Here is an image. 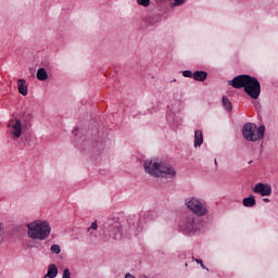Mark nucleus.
I'll return each mask as SVG.
<instances>
[{
  "instance_id": "f257e3e1",
  "label": "nucleus",
  "mask_w": 278,
  "mask_h": 278,
  "mask_svg": "<svg viewBox=\"0 0 278 278\" xmlns=\"http://www.w3.org/2000/svg\"><path fill=\"white\" fill-rule=\"evenodd\" d=\"M229 86H231L236 90L243 88V92H245L247 96H249L253 100L258 99L262 92L260 81L251 75H238L232 78L231 83H229Z\"/></svg>"
},
{
  "instance_id": "f03ea898",
  "label": "nucleus",
  "mask_w": 278,
  "mask_h": 278,
  "mask_svg": "<svg viewBox=\"0 0 278 278\" xmlns=\"http://www.w3.org/2000/svg\"><path fill=\"white\" fill-rule=\"evenodd\" d=\"M144 170L155 178L174 179L176 177V169L170 164L159 163L153 159L144 162Z\"/></svg>"
},
{
  "instance_id": "7ed1b4c3",
  "label": "nucleus",
  "mask_w": 278,
  "mask_h": 278,
  "mask_svg": "<svg viewBox=\"0 0 278 278\" xmlns=\"http://www.w3.org/2000/svg\"><path fill=\"white\" fill-rule=\"evenodd\" d=\"M51 233L49 222L37 220L27 224V236L33 240H46Z\"/></svg>"
},
{
  "instance_id": "20e7f679",
  "label": "nucleus",
  "mask_w": 278,
  "mask_h": 278,
  "mask_svg": "<svg viewBox=\"0 0 278 278\" xmlns=\"http://www.w3.org/2000/svg\"><path fill=\"white\" fill-rule=\"evenodd\" d=\"M242 136L250 142L262 140L265 136V126L257 127L254 123H247L242 127Z\"/></svg>"
},
{
  "instance_id": "39448f33",
  "label": "nucleus",
  "mask_w": 278,
  "mask_h": 278,
  "mask_svg": "<svg viewBox=\"0 0 278 278\" xmlns=\"http://www.w3.org/2000/svg\"><path fill=\"white\" fill-rule=\"evenodd\" d=\"M200 218L195 214H190L189 216H186V218L182 219V223H180V230L189 235L195 233V231L200 230Z\"/></svg>"
},
{
  "instance_id": "423d86ee",
  "label": "nucleus",
  "mask_w": 278,
  "mask_h": 278,
  "mask_svg": "<svg viewBox=\"0 0 278 278\" xmlns=\"http://www.w3.org/2000/svg\"><path fill=\"white\" fill-rule=\"evenodd\" d=\"M187 207L193 212L192 215L204 216L207 213L206 205L195 198L186 201Z\"/></svg>"
},
{
  "instance_id": "0eeeda50",
  "label": "nucleus",
  "mask_w": 278,
  "mask_h": 278,
  "mask_svg": "<svg viewBox=\"0 0 278 278\" xmlns=\"http://www.w3.org/2000/svg\"><path fill=\"white\" fill-rule=\"evenodd\" d=\"M7 128H9L10 135H12L13 138L18 139L22 137L23 130H25V125L21 124L16 118H12L9 121V124H7Z\"/></svg>"
},
{
  "instance_id": "6e6552de",
  "label": "nucleus",
  "mask_w": 278,
  "mask_h": 278,
  "mask_svg": "<svg viewBox=\"0 0 278 278\" xmlns=\"http://www.w3.org/2000/svg\"><path fill=\"white\" fill-rule=\"evenodd\" d=\"M105 230L109 231L110 237H112L114 240H119L121 235V224L118 222L110 220L105 224Z\"/></svg>"
},
{
  "instance_id": "1a4fd4ad",
  "label": "nucleus",
  "mask_w": 278,
  "mask_h": 278,
  "mask_svg": "<svg viewBox=\"0 0 278 278\" xmlns=\"http://www.w3.org/2000/svg\"><path fill=\"white\" fill-rule=\"evenodd\" d=\"M253 192L261 197H269L273 193V188L269 184L257 182L255 188H253Z\"/></svg>"
},
{
  "instance_id": "9d476101",
  "label": "nucleus",
  "mask_w": 278,
  "mask_h": 278,
  "mask_svg": "<svg viewBox=\"0 0 278 278\" xmlns=\"http://www.w3.org/2000/svg\"><path fill=\"white\" fill-rule=\"evenodd\" d=\"M20 122V124L24 125V130H29L31 128L33 114L29 112H23L20 114L18 118H13Z\"/></svg>"
},
{
  "instance_id": "9b49d317",
  "label": "nucleus",
  "mask_w": 278,
  "mask_h": 278,
  "mask_svg": "<svg viewBox=\"0 0 278 278\" xmlns=\"http://www.w3.org/2000/svg\"><path fill=\"white\" fill-rule=\"evenodd\" d=\"M17 86L20 94H22L23 97L28 96V86L26 85L25 79H18Z\"/></svg>"
},
{
  "instance_id": "f8f14e48",
  "label": "nucleus",
  "mask_w": 278,
  "mask_h": 278,
  "mask_svg": "<svg viewBox=\"0 0 278 278\" xmlns=\"http://www.w3.org/2000/svg\"><path fill=\"white\" fill-rule=\"evenodd\" d=\"M192 77L193 79H195V81L203 83L204 80H206L207 73L204 71H197L195 73H193Z\"/></svg>"
},
{
  "instance_id": "ddd939ff",
  "label": "nucleus",
  "mask_w": 278,
  "mask_h": 278,
  "mask_svg": "<svg viewBox=\"0 0 278 278\" xmlns=\"http://www.w3.org/2000/svg\"><path fill=\"white\" fill-rule=\"evenodd\" d=\"M58 277V267L56 265H50L48 266L47 275H45V278H56Z\"/></svg>"
},
{
  "instance_id": "4468645a",
  "label": "nucleus",
  "mask_w": 278,
  "mask_h": 278,
  "mask_svg": "<svg viewBox=\"0 0 278 278\" xmlns=\"http://www.w3.org/2000/svg\"><path fill=\"white\" fill-rule=\"evenodd\" d=\"M37 79H39L40 81H46L47 79H49V74L47 73L46 68L40 67L37 71Z\"/></svg>"
},
{
  "instance_id": "2eb2a0df",
  "label": "nucleus",
  "mask_w": 278,
  "mask_h": 278,
  "mask_svg": "<svg viewBox=\"0 0 278 278\" xmlns=\"http://www.w3.org/2000/svg\"><path fill=\"white\" fill-rule=\"evenodd\" d=\"M243 207H254L256 204L255 198L253 195H250L249 198H245L242 200Z\"/></svg>"
},
{
  "instance_id": "dca6fc26",
  "label": "nucleus",
  "mask_w": 278,
  "mask_h": 278,
  "mask_svg": "<svg viewBox=\"0 0 278 278\" xmlns=\"http://www.w3.org/2000/svg\"><path fill=\"white\" fill-rule=\"evenodd\" d=\"M201 144H203V132L201 130H195L194 147L199 148Z\"/></svg>"
},
{
  "instance_id": "f3484780",
  "label": "nucleus",
  "mask_w": 278,
  "mask_h": 278,
  "mask_svg": "<svg viewBox=\"0 0 278 278\" xmlns=\"http://www.w3.org/2000/svg\"><path fill=\"white\" fill-rule=\"evenodd\" d=\"M222 103H223L224 109L226 111H231L233 109V106L231 105L230 100L228 98H226V97L222 98Z\"/></svg>"
},
{
  "instance_id": "a211bd4d",
  "label": "nucleus",
  "mask_w": 278,
  "mask_h": 278,
  "mask_svg": "<svg viewBox=\"0 0 278 278\" xmlns=\"http://www.w3.org/2000/svg\"><path fill=\"white\" fill-rule=\"evenodd\" d=\"M50 250H51V252H53L56 255H60V253H61V248L58 244L51 245Z\"/></svg>"
},
{
  "instance_id": "6ab92c4d",
  "label": "nucleus",
  "mask_w": 278,
  "mask_h": 278,
  "mask_svg": "<svg viewBox=\"0 0 278 278\" xmlns=\"http://www.w3.org/2000/svg\"><path fill=\"white\" fill-rule=\"evenodd\" d=\"M138 5L150 7V0H137Z\"/></svg>"
},
{
  "instance_id": "aec40b11",
  "label": "nucleus",
  "mask_w": 278,
  "mask_h": 278,
  "mask_svg": "<svg viewBox=\"0 0 278 278\" xmlns=\"http://www.w3.org/2000/svg\"><path fill=\"white\" fill-rule=\"evenodd\" d=\"M182 76L187 77V78H192L193 77V73L191 71H184L182 72Z\"/></svg>"
},
{
  "instance_id": "412c9836",
  "label": "nucleus",
  "mask_w": 278,
  "mask_h": 278,
  "mask_svg": "<svg viewBox=\"0 0 278 278\" xmlns=\"http://www.w3.org/2000/svg\"><path fill=\"white\" fill-rule=\"evenodd\" d=\"M91 230H93V231L98 230V223L97 222H93L91 224V227L88 228V231H91Z\"/></svg>"
},
{
  "instance_id": "4be33fe9",
  "label": "nucleus",
  "mask_w": 278,
  "mask_h": 278,
  "mask_svg": "<svg viewBox=\"0 0 278 278\" xmlns=\"http://www.w3.org/2000/svg\"><path fill=\"white\" fill-rule=\"evenodd\" d=\"M62 278H71V271L68 269H64L62 273Z\"/></svg>"
},
{
  "instance_id": "5701e85b",
  "label": "nucleus",
  "mask_w": 278,
  "mask_h": 278,
  "mask_svg": "<svg viewBox=\"0 0 278 278\" xmlns=\"http://www.w3.org/2000/svg\"><path fill=\"white\" fill-rule=\"evenodd\" d=\"M187 0H175V3H173V5L175 7H179L186 3Z\"/></svg>"
},
{
  "instance_id": "b1692460",
  "label": "nucleus",
  "mask_w": 278,
  "mask_h": 278,
  "mask_svg": "<svg viewBox=\"0 0 278 278\" xmlns=\"http://www.w3.org/2000/svg\"><path fill=\"white\" fill-rule=\"evenodd\" d=\"M195 262H197L198 264H200L201 268L206 269V267H205L204 264H203V261H201V260H195Z\"/></svg>"
},
{
  "instance_id": "393cba45",
  "label": "nucleus",
  "mask_w": 278,
  "mask_h": 278,
  "mask_svg": "<svg viewBox=\"0 0 278 278\" xmlns=\"http://www.w3.org/2000/svg\"><path fill=\"white\" fill-rule=\"evenodd\" d=\"M126 278H136V277H134V276L130 275V274H126Z\"/></svg>"
},
{
  "instance_id": "a878e982",
  "label": "nucleus",
  "mask_w": 278,
  "mask_h": 278,
  "mask_svg": "<svg viewBox=\"0 0 278 278\" xmlns=\"http://www.w3.org/2000/svg\"><path fill=\"white\" fill-rule=\"evenodd\" d=\"M263 201L266 202V203H269V202H270L269 199H263Z\"/></svg>"
},
{
  "instance_id": "bb28decb",
  "label": "nucleus",
  "mask_w": 278,
  "mask_h": 278,
  "mask_svg": "<svg viewBox=\"0 0 278 278\" xmlns=\"http://www.w3.org/2000/svg\"><path fill=\"white\" fill-rule=\"evenodd\" d=\"M0 235H2V225L0 224Z\"/></svg>"
}]
</instances>
